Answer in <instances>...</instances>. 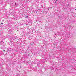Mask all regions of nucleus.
I'll return each mask as SVG.
<instances>
[{
  "mask_svg": "<svg viewBox=\"0 0 76 76\" xmlns=\"http://www.w3.org/2000/svg\"><path fill=\"white\" fill-rule=\"evenodd\" d=\"M1 48H2V49H4V48H6V47H5V46H4V45H2Z\"/></svg>",
  "mask_w": 76,
  "mask_h": 76,
  "instance_id": "nucleus-7",
  "label": "nucleus"
},
{
  "mask_svg": "<svg viewBox=\"0 0 76 76\" xmlns=\"http://www.w3.org/2000/svg\"><path fill=\"white\" fill-rule=\"evenodd\" d=\"M4 25L3 26H2V25H1L0 26V27L2 29H4Z\"/></svg>",
  "mask_w": 76,
  "mask_h": 76,
  "instance_id": "nucleus-9",
  "label": "nucleus"
},
{
  "mask_svg": "<svg viewBox=\"0 0 76 76\" xmlns=\"http://www.w3.org/2000/svg\"><path fill=\"white\" fill-rule=\"evenodd\" d=\"M7 37H9V35H7Z\"/></svg>",
  "mask_w": 76,
  "mask_h": 76,
  "instance_id": "nucleus-20",
  "label": "nucleus"
},
{
  "mask_svg": "<svg viewBox=\"0 0 76 76\" xmlns=\"http://www.w3.org/2000/svg\"><path fill=\"white\" fill-rule=\"evenodd\" d=\"M29 18V17H28V16H26L25 17V18Z\"/></svg>",
  "mask_w": 76,
  "mask_h": 76,
  "instance_id": "nucleus-11",
  "label": "nucleus"
},
{
  "mask_svg": "<svg viewBox=\"0 0 76 76\" xmlns=\"http://www.w3.org/2000/svg\"><path fill=\"white\" fill-rule=\"evenodd\" d=\"M1 25H0V26H1Z\"/></svg>",
  "mask_w": 76,
  "mask_h": 76,
  "instance_id": "nucleus-24",
  "label": "nucleus"
},
{
  "mask_svg": "<svg viewBox=\"0 0 76 76\" xmlns=\"http://www.w3.org/2000/svg\"><path fill=\"white\" fill-rule=\"evenodd\" d=\"M55 3H57V1H55L54 2Z\"/></svg>",
  "mask_w": 76,
  "mask_h": 76,
  "instance_id": "nucleus-16",
  "label": "nucleus"
},
{
  "mask_svg": "<svg viewBox=\"0 0 76 76\" xmlns=\"http://www.w3.org/2000/svg\"><path fill=\"white\" fill-rule=\"evenodd\" d=\"M15 4L14 6H15V7H18V3H15Z\"/></svg>",
  "mask_w": 76,
  "mask_h": 76,
  "instance_id": "nucleus-8",
  "label": "nucleus"
},
{
  "mask_svg": "<svg viewBox=\"0 0 76 76\" xmlns=\"http://www.w3.org/2000/svg\"><path fill=\"white\" fill-rule=\"evenodd\" d=\"M10 46H9V48H10Z\"/></svg>",
  "mask_w": 76,
  "mask_h": 76,
  "instance_id": "nucleus-23",
  "label": "nucleus"
},
{
  "mask_svg": "<svg viewBox=\"0 0 76 76\" xmlns=\"http://www.w3.org/2000/svg\"><path fill=\"white\" fill-rule=\"evenodd\" d=\"M8 49H9V48H8Z\"/></svg>",
  "mask_w": 76,
  "mask_h": 76,
  "instance_id": "nucleus-29",
  "label": "nucleus"
},
{
  "mask_svg": "<svg viewBox=\"0 0 76 76\" xmlns=\"http://www.w3.org/2000/svg\"><path fill=\"white\" fill-rule=\"evenodd\" d=\"M13 40H15V41H17V40H19V39L18 38L13 37Z\"/></svg>",
  "mask_w": 76,
  "mask_h": 76,
  "instance_id": "nucleus-5",
  "label": "nucleus"
},
{
  "mask_svg": "<svg viewBox=\"0 0 76 76\" xmlns=\"http://www.w3.org/2000/svg\"><path fill=\"white\" fill-rule=\"evenodd\" d=\"M76 0H74V1H76Z\"/></svg>",
  "mask_w": 76,
  "mask_h": 76,
  "instance_id": "nucleus-25",
  "label": "nucleus"
},
{
  "mask_svg": "<svg viewBox=\"0 0 76 76\" xmlns=\"http://www.w3.org/2000/svg\"><path fill=\"white\" fill-rule=\"evenodd\" d=\"M74 10H76V9H74Z\"/></svg>",
  "mask_w": 76,
  "mask_h": 76,
  "instance_id": "nucleus-18",
  "label": "nucleus"
},
{
  "mask_svg": "<svg viewBox=\"0 0 76 76\" xmlns=\"http://www.w3.org/2000/svg\"><path fill=\"white\" fill-rule=\"evenodd\" d=\"M7 52H9V49L7 50Z\"/></svg>",
  "mask_w": 76,
  "mask_h": 76,
  "instance_id": "nucleus-15",
  "label": "nucleus"
},
{
  "mask_svg": "<svg viewBox=\"0 0 76 76\" xmlns=\"http://www.w3.org/2000/svg\"><path fill=\"white\" fill-rule=\"evenodd\" d=\"M28 21L29 22V23H31V22H32V20H28Z\"/></svg>",
  "mask_w": 76,
  "mask_h": 76,
  "instance_id": "nucleus-10",
  "label": "nucleus"
},
{
  "mask_svg": "<svg viewBox=\"0 0 76 76\" xmlns=\"http://www.w3.org/2000/svg\"><path fill=\"white\" fill-rule=\"evenodd\" d=\"M3 51L5 52V50H3Z\"/></svg>",
  "mask_w": 76,
  "mask_h": 76,
  "instance_id": "nucleus-19",
  "label": "nucleus"
},
{
  "mask_svg": "<svg viewBox=\"0 0 76 76\" xmlns=\"http://www.w3.org/2000/svg\"><path fill=\"white\" fill-rule=\"evenodd\" d=\"M56 0V1H57V0Z\"/></svg>",
  "mask_w": 76,
  "mask_h": 76,
  "instance_id": "nucleus-30",
  "label": "nucleus"
},
{
  "mask_svg": "<svg viewBox=\"0 0 76 76\" xmlns=\"http://www.w3.org/2000/svg\"><path fill=\"white\" fill-rule=\"evenodd\" d=\"M15 4L14 3H13L12 4H11L10 5V7H11V8H10V10H12V9H13V8H12V7H14L15 6Z\"/></svg>",
  "mask_w": 76,
  "mask_h": 76,
  "instance_id": "nucleus-1",
  "label": "nucleus"
},
{
  "mask_svg": "<svg viewBox=\"0 0 76 76\" xmlns=\"http://www.w3.org/2000/svg\"><path fill=\"white\" fill-rule=\"evenodd\" d=\"M4 28L5 29H8L7 26L6 25H4Z\"/></svg>",
  "mask_w": 76,
  "mask_h": 76,
  "instance_id": "nucleus-6",
  "label": "nucleus"
},
{
  "mask_svg": "<svg viewBox=\"0 0 76 76\" xmlns=\"http://www.w3.org/2000/svg\"><path fill=\"white\" fill-rule=\"evenodd\" d=\"M13 37H12V36H10L9 37V38H8V39L9 40H12V41H13Z\"/></svg>",
  "mask_w": 76,
  "mask_h": 76,
  "instance_id": "nucleus-2",
  "label": "nucleus"
},
{
  "mask_svg": "<svg viewBox=\"0 0 76 76\" xmlns=\"http://www.w3.org/2000/svg\"><path fill=\"white\" fill-rule=\"evenodd\" d=\"M0 54H2V52H0Z\"/></svg>",
  "mask_w": 76,
  "mask_h": 76,
  "instance_id": "nucleus-14",
  "label": "nucleus"
},
{
  "mask_svg": "<svg viewBox=\"0 0 76 76\" xmlns=\"http://www.w3.org/2000/svg\"><path fill=\"white\" fill-rule=\"evenodd\" d=\"M3 23H1V25H3Z\"/></svg>",
  "mask_w": 76,
  "mask_h": 76,
  "instance_id": "nucleus-17",
  "label": "nucleus"
},
{
  "mask_svg": "<svg viewBox=\"0 0 76 76\" xmlns=\"http://www.w3.org/2000/svg\"><path fill=\"white\" fill-rule=\"evenodd\" d=\"M40 61L41 63H45V60L42 59V60H40Z\"/></svg>",
  "mask_w": 76,
  "mask_h": 76,
  "instance_id": "nucleus-4",
  "label": "nucleus"
},
{
  "mask_svg": "<svg viewBox=\"0 0 76 76\" xmlns=\"http://www.w3.org/2000/svg\"><path fill=\"white\" fill-rule=\"evenodd\" d=\"M2 38V36H1V35H0V38Z\"/></svg>",
  "mask_w": 76,
  "mask_h": 76,
  "instance_id": "nucleus-13",
  "label": "nucleus"
},
{
  "mask_svg": "<svg viewBox=\"0 0 76 76\" xmlns=\"http://www.w3.org/2000/svg\"><path fill=\"white\" fill-rule=\"evenodd\" d=\"M30 68H31V69H32V67H31V66H30Z\"/></svg>",
  "mask_w": 76,
  "mask_h": 76,
  "instance_id": "nucleus-21",
  "label": "nucleus"
},
{
  "mask_svg": "<svg viewBox=\"0 0 76 76\" xmlns=\"http://www.w3.org/2000/svg\"><path fill=\"white\" fill-rule=\"evenodd\" d=\"M37 66H40V64H40V61H38V60L37 61Z\"/></svg>",
  "mask_w": 76,
  "mask_h": 76,
  "instance_id": "nucleus-3",
  "label": "nucleus"
},
{
  "mask_svg": "<svg viewBox=\"0 0 76 76\" xmlns=\"http://www.w3.org/2000/svg\"><path fill=\"white\" fill-rule=\"evenodd\" d=\"M70 11H71V10H70Z\"/></svg>",
  "mask_w": 76,
  "mask_h": 76,
  "instance_id": "nucleus-28",
  "label": "nucleus"
},
{
  "mask_svg": "<svg viewBox=\"0 0 76 76\" xmlns=\"http://www.w3.org/2000/svg\"><path fill=\"white\" fill-rule=\"evenodd\" d=\"M10 51H9V52H10Z\"/></svg>",
  "mask_w": 76,
  "mask_h": 76,
  "instance_id": "nucleus-26",
  "label": "nucleus"
},
{
  "mask_svg": "<svg viewBox=\"0 0 76 76\" xmlns=\"http://www.w3.org/2000/svg\"><path fill=\"white\" fill-rule=\"evenodd\" d=\"M36 13H37V12H36Z\"/></svg>",
  "mask_w": 76,
  "mask_h": 76,
  "instance_id": "nucleus-27",
  "label": "nucleus"
},
{
  "mask_svg": "<svg viewBox=\"0 0 76 76\" xmlns=\"http://www.w3.org/2000/svg\"><path fill=\"white\" fill-rule=\"evenodd\" d=\"M26 56H27V53H26Z\"/></svg>",
  "mask_w": 76,
  "mask_h": 76,
  "instance_id": "nucleus-22",
  "label": "nucleus"
},
{
  "mask_svg": "<svg viewBox=\"0 0 76 76\" xmlns=\"http://www.w3.org/2000/svg\"><path fill=\"white\" fill-rule=\"evenodd\" d=\"M67 7H69L70 6V4H68V5H67Z\"/></svg>",
  "mask_w": 76,
  "mask_h": 76,
  "instance_id": "nucleus-12",
  "label": "nucleus"
}]
</instances>
